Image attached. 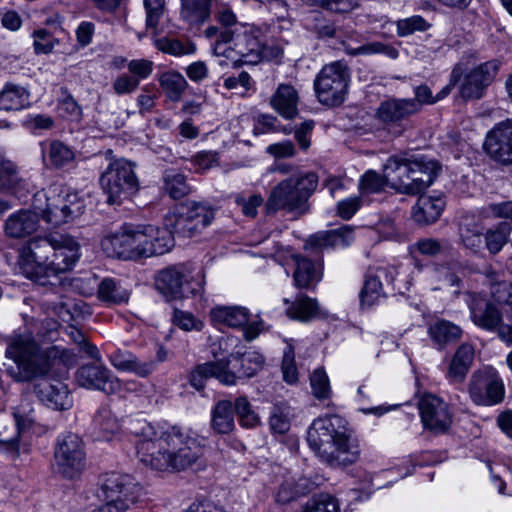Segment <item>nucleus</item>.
<instances>
[{"label": "nucleus", "instance_id": "54", "mask_svg": "<svg viewBox=\"0 0 512 512\" xmlns=\"http://www.w3.org/2000/svg\"><path fill=\"white\" fill-rule=\"evenodd\" d=\"M233 412L237 415L241 426L245 428H253L259 424L260 418L253 410L251 403L245 396H239L233 404Z\"/></svg>", "mask_w": 512, "mask_h": 512}, {"label": "nucleus", "instance_id": "62", "mask_svg": "<svg viewBox=\"0 0 512 512\" xmlns=\"http://www.w3.org/2000/svg\"><path fill=\"white\" fill-rule=\"evenodd\" d=\"M146 27L156 29L165 13V0H144Z\"/></svg>", "mask_w": 512, "mask_h": 512}, {"label": "nucleus", "instance_id": "46", "mask_svg": "<svg viewBox=\"0 0 512 512\" xmlns=\"http://www.w3.org/2000/svg\"><path fill=\"white\" fill-rule=\"evenodd\" d=\"M296 268L293 273L294 284L298 288L312 289L321 280V273L308 258L296 256Z\"/></svg>", "mask_w": 512, "mask_h": 512}, {"label": "nucleus", "instance_id": "14", "mask_svg": "<svg viewBox=\"0 0 512 512\" xmlns=\"http://www.w3.org/2000/svg\"><path fill=\"white\" fill-rule=\"evenodd\" d=\"M100 490L105 501H112L128 508L138 503L144 496L142 485L134 477L116 472L105 476Z\"/></svg>", "mask_w": 512, "mask_h": 512}, {"label": "nucleus", "instance_id": "29", "mask_svg": "<svg viewBox=\"0 0 512 512\" xmlns=\"http://www.w3.org/2000/svg\"><path fill=\"white\" fill-rule=\"evenodd\" d=\"M111 365L118 371L131 372L138 377H148L155 369L154 360L142 361L136 355L125 350H116L108 356Z\"/></svg>", "mask_w": 512, "mask_h": 512}, {"label": "nucleus", "instance_id": "40", "mask_svg": "<svg viewBox=\"0 0 512 512\" xmlns=\"http://www.w3.org/2000/svg\"><path fill=\"white\" fill-rule=\"evenodd\" d=\"M287 315L301 322H309L322 316V310L317 299L298 294L286 310Z\"/></svg>", "mask_w": 512, "mask_h": 512}, {"label": "nucleus", "instance_id": "33", "mask_svg": "<svg viewBox=\"0 0 512 512\" xmlns=\"http://www.w3.org/2000/svg\"><path fill=\"white\" fill-rule=\"evenodd\" d=\"M298 102V92L289 84H280L270 99L272 108L286 119H293L297 116Z\"/></svg>", "mask_w": 512, "mask_h": 512}, {"label": "nucleus", "instance_id": "63", "mask_svg": "<svg viewBox=\"0 0 512 512\" xmlns=\"http://www.w3.org/2000/svg\"><path fill=\"white\" fill-rule=\"evenodd\" d=\"M36 54L51 53L59 41L45 29L35 30L32 34Z\"/></svg>", "mask_w": 512, "mask_h": 512}, {"label": "nucleus", "instance_id": "2", "mask_svg": "<svg viewBox=\"0 0 512 512\" xmlns=\"http://www.w3.org/2000/svg\"><path fill=\"white\" fill-rule=\"evenodd\" d=\"M79 244L70 236L53 233L30 239L21 250L22 274L39 285H56L58 276L71 270L80 257Z\"/></svg>", "mask_w": 512, "mask_h": 512}, {"label": "nucleus", "instance_id": "13", "mask_svg": "<svg viewBox=\"0 0 512 512\" xmlns=\"http://www.w3.org/2000/svg\"><path fill=\"white\" fill-rule=\"evenodd\" d=\"M141 227L125 224L101 241L102 249L110 257L123 260H137L142 256Z\"/></svg>", "mask_w": 512, "mask_h": 512}, {"label": "nucleus", "instance_id": "53", "mask_svg": "<svg viewBox=\"0 0 512 512\" xmlns=\"http://www.w3.org/2000/svg\"><path fill=\"white\" fill-rule=\"evenodd\" d=\"M164 189L173 199H180L190 192L186 177L175 170H167L163 176Z\"/></svg>", "mask_w": 512, "mask_h": 512}, {"label": "nucleus", "instance_id": "51", "mask_svg": "<svg viewBox=\"0 0 512 512\" xmlns=\"http://www.w3.org/2000/svg\"><path fill=\"white\" fill-rule=\"evenodd\" d=\"M459 235L464 246L474 252L482 247L483 227L474 220H465L460 224Z\"/></svg>", "mask_w": 512, "mask_h": 512}, {"label": "nucleus", "instance_id": "26", "mask_svg": "<svg viewBox=\"0 0 512 512\" xmlns=\"http://www.w3.org/2000/svg\"><path fill=\"white\" fill-rule=\"evenodd\" d=\"M39 228V215L29 209H21L8 216L4 223L5 234L9 238L29 237Z\"/></svg>", "mask_w": 512, "mask_h": 512}, {"label": "nucleus", "instance_id": "5", "mask_svg": "<svg viewBox=\"0 0 512 512\" xmlns=\"http://www.w3.org/2000/svg\"><path fill=\"white\" fill-rule=\"evenodd\" d=\"M33 207L39 210L45 222L58 227L80 216L85 204L71 188L52 186L34 195Z\"/></svg>", "mask_w": 512, "mask_h": 512}, {"label": "nucleus", "instance_id": "60", "mask_svg": "<svg viewBox=\"0 0 512 512\" xmlns=\"http://www.w3.org/2000/svg\"><path fill=\"white\" fill-rule=\"evenodd\" d=\"M279 131H282L284 134L291 133V129H288L286 127L281 129L278 119L273 115L261 114L256 118L255 124L253 127L254 135L275 133V132H279Z\"/></svg>", "mask_w": 512, "mask_h": 512}, {"label": "nucleus", "instance_id": "58", "mask_svg": "<svg viewBox=\"0 0 512 512\" xmlns=\"http://www.w3.org/2000/svg\"><path fill=\"white\" fill-rule=\"evenodd\" d=\"M388 186L385 173L379 174L375 170L366 171L359 180V190L362 193H378Z\"/></svg>", "mask_w": 512, "mask_h": 512}, {"label": "nucleus", "instance_id": "38", "mask_svg": "<svg viewBox=\"0 0 512 512\" xmlns=\"http://www.w3.org/2000/svg\"><path fill=\"white\" fill-rule=\"evenodd\" d=\"M42 156L44 161L54 168L69 167L75 162V152L65 143L59 140H52L48 143H42Z\"/></svg>", "mask_w": 512, "mask_h": 512}, {"label": "nucleus", "instance_id": "44", "mask_svg": "<svg viewBox=\"0 0 512 512\" xmlns=\"http://www.w3.org/2000/svg\"><path fill=\"white\" fill-rule=\"evenodd\" d=\"M432 290L454 288L453 294H460L461 278L449 267L444 265H432L427 270Z\"/></svg>", "mask_w": 512, "mask_h": 512}, {"label": "nucleus", "instance_id": "9", "mask_svg": "<svg viewBox=\"0 0 512 512\" xmlns=\"http://www.w3.org/2000/svg\"><path fill=\"white\" fill-rule=\"evenodd\" d=\"M86 466L85 444L75 433L67 432L58 436L54 448L55 471L66 479H76Z\"/></svg>", "mask_w": 512, "mask_h": 512}, {"label": "nucleus", "instance_id": "20", "mask_svg": "<svg viewBox=\"0 0 512 512\" xmlns=\"http://www.w3.org/2000/svg\"><path fill=\"white\" fill-rule=\"evenodd\" d=\"M499 67L500 62L493 59L472 69L460 87L461 97L466 100L481 98L486 88L494 81Z\"/></svg>", "mask_w": 512, "mask_h": 512}, {"label": "nucleus", "instance_id": "43", "mask_svg": "<svg viewBox=\"0 0 512 512\" xmlns=\"http://www.w3.org/2000/svg\"><path fill=\"white\" fill-rule=\"evenodd\" d=\"M92 427L97 439L105 441L110 440L120 430L117 418L107 405L100 406L97 409L92 421Z\"/></svg>", "mask_w": 512, "mask_h": 512}, {"label": "nucleus", "instance_id": "45", "mask_svg": "<svg viewBox=\"0 0 512 512\" xmlns=\"http://www.w3.org/2000/svg\"><path fill=\"white\" fill-rule=\"evenodd\" d=\"M130 291L124 288L114 278H104L97 287V298L107 305H120L127 303Z\"/></svg>", "mask_w": 512, "mask_h": 512}, {"label": "nucleus", "instance_id": "27", "mask_svg": "<svg viewBox=\"0 0 512 512\" xmlns=\"http://www.w3.org/2000/svg\"><path fill=\"white\" fill-rule=\"evenodd\" d=\"M225 361H230L231 370L235 372L236 383L239 379L251 378L262 370L265 358L256 350H246L244 352H235Z\"/></svg>", "mask_w": 512, "mask_h": 512}, {"label": "nucleus", "instance_id": "64", "mask_svg": "<svg viewBox=\"0 0 512 512\" xmlns=\"http://www.w3.org/2000/svg\"><path fill=\"white\" fill-rule=\"evenodd\" d=\"M490 293L495 302L512 308V283L501 279L493 282Z\"/></svg>", "mask_w": 512, "mask_h": 512}, {"label": "nucleus", "instance_id": "37", "mask_svg": "<svg viewBox=\"0 0 512 512\" xmlns=\"http://www.w3.org/2000/svg\"><path fill=\"white\" fill-rule=\"evenodd\" d=\"M210 317L215 323L241 328L250 320V312L243 306H216L211 309Z\"/></svg>", "mask_w": 512, "mask_h": 512}, {"label": "nucleus", "instance_id": "11", "mask_svg": "<svg viewBox=\"0 0 512 512\" xmlns=\"http://www.w3.org/2000/svg\"><path fill=\"white\" fill-rule=\"evenodd\" d=\"M349 83V68L342 61L325 65L314 80L317 98L322 104L337 106L344 102Z\"/></svg>", "mask_w": 512, "mask_h": 512}, {"label": "nucleus", "instance_id": "47", "mask_svg": "<svg viewBox=\"0 0 512 512\" xmlns=\"http://www.w3.org/2000/svg\"><path fill=\"white\" fill-rule=\"evenodd\" d=\"M343 49L350 56L382 54L393 60L399 57L397 48L380 41L369 42L358 46H352L350 43L344 41Z\"/></svg>", "mask_w": 512, "mask_h": 512}, {"label": "nucleus", "instance_id": "41", "mask_svg": "<svg viewBox=\"0 0 512 512\" xmlns=\"http://www.w3.org/2000/svg\"><path fill=\"white\" fill-rule=\"evenodd\" d=\"M210 427L216 434H229L235 428L233 403L229 400L218 401L211 411Z\"/></svg>", "mask_w": 512, "mask_h": 512}, {"label": "nucleus", "instance_id": "52", "mask_svg": "<svg viewBox=\"0 0 512 512\" xmlns=\"http://www.w3.org/2000/svg\"><path fill=\"white\" fill-rule=\"evenodd\" d=\"M154 44L158 50L173 56L191 55L196 51V45L192 41H181L168 37L156 39Z\"/></svg>", "mask_w": 512, "mask_h": 512}, {"label": "nucleus", "instance_id": "3", "mask_svg": "<svg viewBox=\"0 0 512 512\" xmlns=\"http://www.w3.org/2000/svg\"><path fill=\"white\" fill-rule=\"evenodd\" d=\"M307 442L331 467L349 466L360 456L358 441L352 436L347 421L339 415L314 419L307 431Z\"/></svg>", "mask_w": 512, "mask_h": 512}, {"label": "nucleus", "instance_id": "61", "mask_svg": "<svg viewBox=\"0 0 512 512\" xmlns=\"http://www.w3.org/2000/svg\"><path fill=\"white\" fill-rule=\"evenodd\" d=\"M396 26L398 36L406 37L417 31H425L429 27V24L423 17L415 15L398 20Z\"/></svg>", "mask_w": 512, "mask_h": 512}, {"label": "nucleus", "instance_id": "32", "mask_svg": "<svg viewBox=\"0 0 512 512\" xmlns=\"http://www.w3.org/2000/svg\"><path fill=\"white\" fill-rule=\"evenodd\" d=\"M410 158L402 155L390 156L383 165L388 186L403 194L405 183L409 180Z\"/></svg>", "mask_w": 512, "mask_h": 512}, {"label": "nucleus", "instance_id": "19", "mask_svg": "<svg viewBox=\"0 0 512 512\" xmlns=\"http://www.w3.org/2000/svg\"><path fill=\"white\" fill-rule=\"evenodd\" d=\"M465 302L469 308L472 321L478 327L487 331H498L503 324L500 310L484 295L476 292H466Z\"/></svg>", "mask_w": 512, "mask_h": 512}, {"label": "nucleus", "instance_id": "23", "mask_svg": "<svg viewBox=\"0 0 512 512\" xmlns=\"http://www.w3.org/2000/svg\"><path fill=\"white\" fill-rule=\"evenodd\" d=\"M210 378L227 386L236 385L235 372L231 370L230 361L225 359L197 365L190 373L189 382L195 389L201 390Z\"/></svg>", "mask_w": 512, "mask_h": 512}, {"label": "nucleus", "instance_id": "48", "mask_svg": "<svg viewBox=\"0 0 512 512\" xmlns=\"http://www.w3.org/2000/svg\"><path fill=\"white\" fill-rule=\"evenodd\" d=\"M378 274L367 273L363 287L359 297L362 306L370 307L376 303L383 295L382 283L380 281L381 274H387L386 269H378Z\"/></svg>", "mask_w": 512, "mask_h": 512}, {"label": "nucleus", "instance_id": "24", "mask_svg": "<svg viewBox=\"0 0 512 512\" xmlns=\"http://www.w3.org/2000/svg\"><path fill=\"white\" fill-rule=\"evenodd\" d=\"M188 269L183 265L169 266L155 276V287L167 300L180 299L189 285Z\"/></svg>", "mask_w": 512, "mask_h": 512}, {"label": "nucleus", "instance_id": "56", "mask_svg": "<svg viewBox=\"0 0 512 512\" xmlns=\"http://www.w3.org/2000/svg\"><path fill=\"white\" fill-rule=\"evenodd\" d=\"M304 512H340L338 500L328 494L313 495L303 507Z\"/></svg>", "mask_w": 512, "mask_h": 512}, {"label": "nucleus", "instance_id": "22", "mask_svg": "<svg viewBox=\"0 0 512 512\" xmlns=\"http://www.w3.org/2000/svg\"><path fill=\"white\" fill-rule=\"evenodd\" d=\"M440 165L424 157L410 158L409 180L405 183L403 194L416 195L426 190L436 178Z\"/></svg>", "mask_w": 512, "mask_h": 512}, {"label": "nucleus", "instance_id": "30", "mask_svg": "<svg viewBox=\"0 0 512 512\" xmlns=\"http://www.w3.org/2000/svg\"><path fill=\"white\" fill-rule=\"evenodd\" d=\"M463 74V68L460 64L454 66L453 70L450 74L449 83L435 96H433L430 87L427 85H419L414 88V98L407 99L408 102L415 104V113L421 111L423 105H432L436 102L444 99L447 95L450 94L453 87H455L460 81Z\"/></svg>", "mask_w": 512, "mask_h": 512}, {"label": "nucleus", "instance_id": "34", "mask_svg": "<svg viewBox=\"0 0 512 512\" xmlns=\"http://www.w3.org/2000/svg\"><path fill=\"white\" fill-rule=\"evenodd\" d=\"M474 360V348L467 343L461 344L450 359L446 377L450 382L464 381Z\"/></svg>", "mask_w": 512, "mask_h": 512}, {"label": "nucleus", "instance_id": "10", "mask_svg": "<svg viewBox=\"0 0 512 512\" xmlns=\"http://www.w3.org/2000/svg\"><path fill=\"white\" fill-rule=\"evenodd\" d=\"M260 37V30L248 24L236 25L222 35V39L228 41L229 58L237 57L235 61L243 64H257L263 59L265 46Z\"/></svg>", "mask_w": 512, "mask_h": 512}, {"label": "nucleus", "instance_id": "12", "mask_svg": "<svg viewBox=\"0 0 512 512\" xmlns=\"http://www.w3.org/2000/svg\"><path fill=\"white\" fill-rule=\"evenodd\" d=\"M468 393L476 405L493 406L504 399L505 386L498 371L492 366H485L472 373Z\"/></svg>", "mask_w": 512, "mask_h": 512}, {"label": "nucleus", "instance_id": "50", "mask_svg": "<svg viewBox=\"0 0 512 512\" xmlns=\"http://www.w3.org/2000/svg\"><path fill=\"white\" fill-rule=\"evenodd\" d=\"M313 488L307 478H300L296 483L284 482L276 495V501L281 504H288L296 500L299 496L309 493Z\"/></svg>", "mask_w": 512, "mask_h": 512}, {"label": "nucleus", "instance_id": "39", "mask_svg": "<svg viewBox=\"0 0 512 512\" xmlns=\"http://www.w3.org/2000/svg\"><path fill=\"white\" fill-rule=\"evenodd\" d=\"M218 0H181V18L189 25H201L211 16V8Z\"/></svg>", "mask_w": 512, "mask_h": 512}, {"label": "nucleus", "instance_id": "59", "mask_svg": "<svg viewBox=\"0 0 512 512\" xmlns=\"http://www.w3.org/2000/svg\"><path fill=\"white\" fill-rule=\"evenodd\" d=\"M310 385L313 395L319 399H327L331 394L330 381L326 371L318 368L310 376Z\"/></svg>", "mask_w": 512, "mask_h": 512}, {"label": "nucleus", "instance_id": "42", "mask_svg": "<svg viewBox=\"0 0 512 512\" xmlns=\"http://www.w3.org/2000/svg\"><path fill=\"white\" fill-rule=\"evenodd\" d=\"M428 334L437 348L443 349L446 345L459 341L463 331L458 325L442 319L429 326Z\"/></svg>", "mask_w": 512, "mask_h": 512}, {"label": "nucleus", "instance_id": "6", "mask_svg": "<svg viewBox=\"0 0 512 512\" xmlns=\"http://www.w3.org/2000/svg\"><path fill=\"white\" fill-rule=\"evenodd\" d=\"M318 185V177L313 172L296 173L279 182L270 192L266 202L269 213L278 210L305 213L308 210L307 201Z\"/></svg>", "mask_w": 512, "mask_h": 512}, {"label": "nucleus", "instance_id": "15", "mask_svg": "<svg viewBox=\"0 0 512 512\" xmlns=\"http://www.w3.org/2000/svg\"><path fill=\"white\" fill-rule=\"evenodd\" d=\"M33 418L20 408L12 414H0V450L17 458L20 454L24 432L33 423Z\"/></svg>", "mask_w": 512, "mask_h": 512}, {"label": "nucleus", "instance_id": "18", "mask_svg": "<svg viewBox=\"0 0 512 512\" xmlns=\"http://www.w3.org/2000/svg\"><path fill=\"white\" fill-rule=\"evenodd\" d=\"M484 149L491 160L512 165V120L497 123L486 135Z\"/></svg>", "mask_w": 512, "mask_h": 512}, {"label": "nucleus", "instance_id": "8", "mask_svg": "<svg viewBox=\"0 0 512 512\" xmlns=\"http://www.w3.org/2000/svg\"><path fill=\"white\" fill-rule=\"evenodd\" d=\"M99 183L109 204H120L139 190L133 165L124 159L111 162L101 174Z\"/></svg>", "mask_w": 512, "mask_h": 512}, {"label": "nucleus", "instance_id": "25", "mask_svg": "<svg viewBox=\"0 0 512 512\" xmlns=\"http://www.w3.org/2000/svg\"><path fill=\"white\" fill-rule=\"evenodd\" d=\"M142 256L152 257L163 255L174 245V239L169 229L159 228L153 225L141 227Z\"/></svg>", "mask_w": 512, "mask_h": 512}, {"label": "nucleus", "instance_id": "4", "mask_svg": "<svg viewBox=\"0 0 512 512\" xmlns=\"http://www.w3.org/2000/svg\"><path fill=\"white\" fill-rule=\"evenodd\" d=\"M7 345L5 358L13 365L5 364L6 374L16 382H30L46 376L51 369L50 357L30 334H0V344Z\"/></svg>", "mask_w": 512, "mask_h": 512}, {"label": "nucleus", "instance_id": "57", "mask_svg": "<svg viewBox=\"0 0 512 512\" xmlns=\"http://www.w3.org/2000/svg\"><path fill=\"white\" fill-rule=\"evenodd\" d=\"M415 251L424 256L436 257L451 248L445 239L421 238L414 244Z\"/></svg>", "mask_w": 512, "mask_h": 512}, {"label": "nucleus", "instance_id": "36", "mask_svg": "<svg viewBox=\"0 0 512 512\" xmlns=\"http://www.w3.org/2000/svg\"><path fill=\"white\" fill-rule=\"evenodd\" d=\"M444 207L443 198L421 195L413 207L412 216L419 224H432L439 219Z\"/></svg>", "mask_w": 512, "mask_h": 512}, {"label": "nucleus", "instance_id": "21", "mask_svg": "<svg viewBox=\"0 0 512 512\" xmlns=\"http://www.w3.org/2000/svg\"><path fill=\"white\" fill-rule=\"evenodd\" d=\"M33 391L39 401L47 408L64 411L73 406L70 390L64 382L57 379H41L34 385Z\"/></svg>", "mask_w": 512, "mask_h": 512}, {"label": "nucleus", "instance_id": "7", "mask_svg": "<svg viewBox=\"0 0 512 512\" xmlns=\"http://www.w3.org/2000/svg\"><path fill=\"white\" fill-rule=\"evenodd\" d=\"M215 210L207 203L188 202L176 205L164 218L172 236L193 237L211 224Z\"/></svg>", "mask_w": 512, "mask_h": 512}, {"label": "nucleus", "instance_id": "49", "mask_svg": "<svg viewBox=\"0 0 512 512\" xmlns=\"http://www.w3.org/2000/svg\"><path fill=\"white\" fill-rule=\"evenodd\" d=\"M161 88L165 91L167 97L174 102L181 99L188 83L184 76L176 71L163 73L159 78Z\"/></svg>", "mask_w": 512, "mask_h": 512}, {"label": "nucleus", "instance_id": "16", "mask_svg": "<svg viewBox=\"0 0 512 512\" xmlns=\"http://www.w3.org/2000/svg\"><path fill=\"white\" fill-rule=\"evenodd\" d=\"M418 409L425 429L434 434L446 433L453 422L450 406L433 394H425L418 401Z\"/></svg>", "mask_w": 512, "mask_h": 512}, {"label": "nucleus", "instance_id": "31", "mask_svg": "<svg viewBox=\"0 0 512 512\" xmlns=\"http://www.w3.org/2000/svg\"><path fill=\"white\" fill-rule=\"evenodd\" d=\"M354 240L353 229L344 225L338 229L320 231L307 240V245L312 248H340L349 246Z\"/></svg>", "mask_w": 512, "mask_h": 512}, {"label": "nucleus", "instance_id": "1", "mask_svg": "<svg viewBox=\"0 0 512 512\" xmlns=\"http://www.w3.org/2000/svg\"><path fill=\"white\" fill-rule=\"evenodd\" d=\"M130 432L139 461L157 471H183L197 464L203 449L196 438L179 427H166L144 419L133 420Z\"/></svg>", "mask_w": 512, "mask_h": 512}, {"label": "nucleus", "instance_id": "28", "mask_svg": "<svg viewBox=\"0 0 512 512\" xmlns=\"http://www.w3.org/2000/svg\"><path fill=\"white\" fill-rule=\"evenodd\" d=\"M415 104L407 98H392L383 101L377 109V117L387 126H401V122L415 115Z\"/></svg>", "mask_w": 512, "mask_h": 512}, {"label": "nucleus", "instance_id": "17", "mask_svg": "<svg viewBox=\"0 0 512 512\" xmlns=\"http://www.w3.org/2000/svg\"><path fill=\"white\" fill-rule=\"evenodd\" d=\"M79 386L115 395L119 389V378L101 363H88L80 366L75 375Z\"/></svg>", "mask_w": 512, "mask_h": 512}, {"label": "nucleus", "instance_id": "35", "mask_svg": "<svg viewBox=\"0 0 512 512\" xmlns=\"http://www.w3.org/2000/svg\"><path fill=\"white\" fill-rule=\"evenodd\" d=\"M29 90L19 84L7 82L0 89V111H20L30 106Z\"/></svg>", "mask_w": 512, "mask_h": 512}, {"label": "nucleus", "instance_id": "55", "mask_svg": "<svg viewBox=\"0 0 512 512\" xmlns=\"http://www.w3.org/2000/svg\"><path fill=\"white\" fill-rule=\"evenodd\" d=\"M511 232V224L509 222H500L494 229L487 231L485 242L487 249L493 253H498L507 242Z\"/></svg>", "mask_w": 512, "mask_h": 512}]
</instances>
